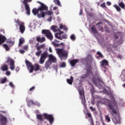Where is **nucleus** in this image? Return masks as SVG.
Listing matches in <instances>:
<instances>
[{
	"mask_svg": "<svg viewBox=\"0 0 125 125\" xmlns=\"http://www.w3.org/2000/svg\"><path fill=\"white\" fill-rule=\"evenodd\" d=\"M87 116L88 117V118L90 119L91 122H93L92 116H91V114L90 113L87 112Z\"/></svg>",
	"mask_w": 125,
	"mask_h": 125,
	"instance_id": "38",
	"label": "nucleus"
},
{
	"mask_svg": "<svg viewBox=\"0 0 125 125\" xmlns=\"http://www.w3.org/2000/svg\"><path fill=\"white\" fill-rule=\"evenodd\" d=\"M78 59H74L70 61V64L72 66V67H74L76 64L79 63Z\"/></svg>",
	"mask_w": 125,
	"mask_h": 125,
	"instance_id": "22",
	"label": "nucleus"
},
{
	"mask_svg": "<svg viewBox=\"0 0 125 125\" xmlns=\"http://www.w3.org/2000/svg\"><path fill=\"white\" fill-rule=\"evenodd\" d=\"M2 46L4 47V48H5L6 51H8V50L10 49L9 46H8L7 44H3Z\"/></svg>",
	"mask_w": 125,
	"mask_h": 125,
	"instance_id": "35",
	"label": "nucleus"
},
{
	"mask_svg": "<svg viewBox=\"0 0 125 125\" xmlns=\"http://www.w3.org/2000/svg\"><path fill=\"white\" fill-rule=\"evenodd\" d=\"M19 29L21 33L23 34L24 32H25V25L23 22H21L20 24Z\"/></svg>",
	"mask_w": 125,
	"mask_h": 125,
	"instance_id": "18",
	"label": "nucleus"
},
{
	"mask_svg": "<svg viewBox=\"0 0 125 125\" xmlns=\"http://www.w3.org/2000/svg\"><path fill=\"white\" fill-rule=\"evenodd\" d=\"M67 83L70 85L73 84V82H74V77L73 76L70 77V79H67Z\"/></svg>",
	"mask_w": 125,
	"mask_h": 125,
	"instance_id": "28",
	"label": "nucleus"
},
{
	"mask_svg": "<svg viewBox=\"0 0 125 125\" xmlns=\"http://www.w3.org/2000/svg\"><path fill=\"white\" fill-rule=\"evenodd\" d=\"M37 42H41V43H42V42H45V37H43L42 38H40V36H38L36 37Z\"/></svg>",
	"mask_w": 125,
	"mask_h": 125,
	"instance_id": "19",
	"label": "nucleus"
},
{
	"mask_svg": "<svg viewBox=\"0 0 125 125\" xmlns=\"http://www.w3.org/2000/svg\"><path fill=\"white\" fill-rule=\"evenodd\" d=\"M5 63H10V69H11L12 71H14L15 69V66L14 65H15V61L14 60L10 58H8Z\"/></svg>",
	"mask_w": 125,
	"mask_h": 125,
	"instance_id": "10",
	"label": "nucleus"
},
{
	"mask_svg": "<svg viewBox=\"0 0 125 125\" xmlns=\"http://www.w3.org/2000/svg\"><path fill=\"white\" fill-rule=\"evenodd\" d=\"M43 117L45 120H47L49 122L50 125H52L54 122V117L52 114H47V113L43 114Z\"/></svg>",
	"mask_w": 125,
	"mask_h": 125,
	"instance_id": "7",
	"label": "nucleus"
},
{
	"mask_svg": "<svg viewBox=\"0 0 125 125\" xmlns=\"http://www.w3.org/2000/svg\"><path fill=\"white\" fill-rule=\"evenodd\" d=\"M23 48L25 50H28V49L29 48V47L28 46V45H25V46H23Z\"/></svg>",
	"mask_w": 125,
	"mask_h": 125,
	"instance_id": "55",
	"label": "nucleus"
},
{
	"mask_svg": "<svg viewBox=\"0 0 125 125\" xmlns=\"http://www.w3.org/2000/svg\"><path fill=\"white\" fill-rule=\"evenodd\" d=\"M6 81H7V78L6 77H4V78L0 79V83H6Z\"/></svg>",
	"mask_w": 125,
	"mask_h": 125,
	"instance_id": "37",
	"label": "nucleus"
},
{
	"mask_svg": "<svg viewBox=\"0 0 125 125\" xmlns=\"http://www.w3.org/2000/svg\"><path fill=\"white\" fill-rule=\"evenodd\" d=\"M92 76V79H91V81L96 86L100 83V79L97 78L96 76H94L93 75V72L92 70H91V68H86V74H83L81 76V79H85L87 78V77H89V76Z\"/></svg>",
	"mask_w": 125,
	"mask_h": 125,
	"instance_id": "2",
	"label": "nucleus"
},
{
	"mask_svg": "<svg viewBox=\"0 0 125 125\" xmlns=\"http://www.w3.org/2000/svg\"><path fill=\"white\" fill-rule=\"evenodd\" d=\"M60 68H65L66 67V62H62L59 64Z\"/></svg>",
	"mask_w": 125,
	"mask_h": 125,
	"instance_id": "32",
	"label": "nucleus"
},
{
	"mask_svg": "<svg viewBox=\"0 0 125 125\" xmlns=\"http://www.w3.org/2000/svg\"><path fill=\"white\" fill-rule=\"evenodd\" d=\"M93 61V59L92 58V55L88 54L85 58V62L86 65V68L89 69H91V63Z\"/></svg>",
	"mask_w": 125,
	"mask_h": 125,
	"instance_id": "6",
	"label": "nucleus"
},
{
	"mask_svg": "<svg viewBox=\"0 0 125 125\" xmlns=\"http://www.w3.org/2000/svg\"><path fill=\"white\" fill-rule=\"evenodd\" d=\"M39 43H36L35 47L36 48L37 51H42L41 49L44 48V47H45V45L44 44H42L40 45H39Z\"/></svg>",
	"mask_w": 125,
	"mask_h": 125,
	"instance_id": "13",
	"label": "nucleus"
},
{
	"mask_svg": "<svg viewBox=\"0 0 125 125\" xmlns=\"http://www.w3.org/2000/svg\"><path fill=\"white\" fill-rule=\"evenodd\" d=\"M62 39H67V34H64L63 35H62Z\"/></svg>",
	"mask_w": 125,
	"mask_h": 125,
	"instance_id": "52",
	"label": "nucleus"
},
{
	"mask_svg": "<svg viewBox=\"0 0 125 125\" xmlns=\"http://www.w3.org/2000/svg\"><path fill=\"white\" fill-rule=\"evenodd\" d=\"M57 28H58V26L55 25H52L51 27V29L52 31H53V32H60V29L59 28L57 29Z\"/></svg>",
	"mask_w": 125,
	"mask_h": 125,
	"instance_id": "26",
	"label": "nucleus"
},
{
	"mask_svg": "<svg viewBox=\"0 0 125 125\" xmlns=\"http://www.w3.org/2000/svg\"><path fill=\"white\" fill-rule=\"evenodd\" d=\"M100 65L104 69H107L106 66H109V62L107 60H103L100 62Z\"/></svg>",
	"mask_w": 125,
	"mask_h": 125,
	"instance_id": "12",
	"label": "nucleus"
},
{
	"mask_svg": "<svg viewBox=\"0 0 125 125\" xmlns=\"http://www.w3.org/2000/svg\"><path fill=\"white\" fill-rule=\"evenodd\" d=\"M48 61H51V62H55L57 61L56 58L53 55L50 54L49 55V60Z\"/></svg>",
	"mask_w": 125,
	"mask_h": 125,
	"instance_id": "24",
	"label": "nucleus"
},
{
	"mask_svg": "<svg viewBox=\"0 0 125 125\" xmlns=\"http://www.w3.org/2000/svg\"><path fill=\"white\" fill-rule=\"evenodd\" d=\"M37 119L41 121V122H43V118L42 114H37Z\"/></svg>",
	"mask_w": 125,
	"mask_h": 125,
	"instance_id": "30",
	"label": "nucleus"
},
{
	"mask_svg": "<svg viewBox=\"0 0 125 125\" xmlns=\"http://www.w3.org/2000/svg\"><path fill=\"white\" fill-rule=\"evenodd\" d=\"M39 12H40L39 8L38 9L37 8H34L32 10V13L34 14V15H38V14H39Z\"/></svg>",
	"mask_w": 125,
	"mask_h": 125,
	"instance_id": "27",
	"label": "nucleus"
},
{
	"mask_svg": "<svg viewBox=\"0 0 125 125\" xmlns=\"http://www.w3.org/2000/svg\"><path fill=\"white\" fill-rule=\"evenodd\" d=\"M71 40H72V41H75L76 40V36H75V35L72 34L70 36Z\"/></svg>",
	"mask_w": 125,
	"mask_h": 125,
	"instance_id": "48",
	"label": "nucleus"
},
{
	"mask_svg": "<svg viewBox=\"0 0 125 125\" xmlns=\"http://www.w3.org/2000/svg\"><path fill=\"white\" fill-rule=\"evenodd\" d=\"M118 4L120 6V7H121V8H123V9H125V4L124 2L121 1V2H119Z\"/></svg>",
	"mask_w": 125,
	"mask_h": 125,
	"instance_id": "34",
	"label": "nucleus"
},
{
	"mask_svg": "<svg viewBox=\"0 0 125 125\" xmlns=\"http://www.w3.org/2000/svg\"><path fill=\"white\" fill-rule=\"evenodd\" d=\"M47 21H49V22H51V21H52V17H50Z\"/></svg>",
	"mask_w": 125,
	"mask_h": 125,
	"instance_id": "58",
	"label": "nucleus"
},
{
	"mask_svg": "<svg viewBox=\"0 0 125 125\" xmlns=\"http://www.w3.org/2000/svg\"><path fill=\"white\" fill-rule=\"evenodd\" d=\"M105 119L108 122V123H110L111 122V119H110V117H109V116H105Z\"/></svg>",
	"mask_w": 125,
	"mask_h": 125,
	"instance_id": "44",
	"label": "nucleus"
},
{
	"mask_svg": "<svg viewBox=\"0 0 125 125\" xmlns=\"http://www.w3.org/2000/svg\"><path fill=\"white\" fill-rule=\"evenodd\" d=\"M49 51L50 53L52 52V49L51 48V47H49Z\"/></svg>",
	"mask_w": 125,
	"mask_h": 125,
	"instance_id": "64",
	"label": "nucleus"
},
{
	"mask_svg": "<svg viewBox=\"0 0 125 125\" xmlns=\"http://www.w3.org/2000/svg\"><path fill=\"white\" fill-rule=\"evenodd\" d=\"M45 15V12L40 11V13L37 15V17L39 18V19H41V18H44Z\"/></svg>",
	"mask_w": 125,
	"mask_h": 125,
	"instance_id": "20",
	"label": "nucleus"
},
{
	"mask_svg": "<svg viewBox=\"0 0 125 125\" xmlns=\"http://www.w3.org/2000/svg\"><path fill=\"white\" fill-rule=\"evenodd\" d=\"M101 103H102V104L105 105V106H106V107H108L109 110H111L112 111H110L109 113L113 117L112 121L114 124H115V125H117L118 124H121V121H120V120L117 119V118L115 117V115H117V110L114 109V104H112V102H111L110 100L106 99L104 100V102H101Z\"/></svg>",
	"mask_w": 125,
	"mask_h": 125,
	"instance_id": "1",
	"label": "nucleus"
},
{
	"mask_svg": "<svg viewBox=\"0 0 125 125\" xmlns=\"http://www.w3.org/2000/svg\"><path fill=\"white\" fill-rule=\"evenodd\" d=\"M6 75L7 76H10V72H9V71H7V72H6Z\"/></svg>",
	"mask_w": 125,
	"mask_h": 125,
	"instance_id": "62",
	"label": "nucleus"
},
{
	"mask_svg": "<svg viewBox=\"0 0 125 125\" xmlns=\"http://www.w3.org/2000/svg\"><path fill=\"white\" fill-rule=\"evenodd\" d=\"M42 34L45 35V37L50 40V41H52L53 40V35L52 33L50 32V30L47 29H43L42 30Z\"/></svg>",
	"mask_w": 125,
	"mask_h": 125,
	"instance_id": "8",
	"label": "nucleus"
},
{
	"mask_svg": "<svg viewBox=\"0 0 125 125\" xmlns=\"http://www.w3.org/2000/svg\"><path fill=\"white\" fill-rule=\"evenodd\" d=\"M9 85L11 86V87H12V88H14L15 87V86L14 84H13V83L12 82H10Z\"/></svg>",
	"mask_w": 125,
	"mask_h": 125,
	"instance_id": "50",
	"label": "nucleus"
},
{
	"mask_svg": "<svg viewBox=\"0 0 125 125\" xmlns=\"http://www.w3.org/2000/svg\"><path fill=\"white\" fill-rule=\"evenodd\" d=\"M53 2L54 3H55V4H57V5L61 6V3H60V1H59V0H54Z\"/></svg>",
	"mask_w": 125,
	"mask_h": 125,
	"instance_id": "36",
	"label": "nucleus"
},
{
	"mask_svg": "<svg viewBox=\"0 0 125 125\" xmlns=\"http://www.w3.org/2000/svg\"><path fill=\"white\" fill-rule=\"evenodd\" d=\"M0 122L2 125H5L7 123V118L5 116H2L0 119Z\"/></svg>",
	"mask_w": 125,
	"mask_h": 125,
	"instance_id": "16",
	"label": "nucleus"
},
{
	"mask_svg": "<svg viewBox=\"0 0 125 125\" xmlns=\"http://www.w3.org/2000/svg\"><path fill=\"white\" fill-rule=\"evenodd\" d=\"M107 51L109 52H111L113 51V49H112V48H111V47H107Z\"/></svg>",
	"mask_w": 125,
	"mask_h": 125,
	"instance_id": "54",
	"label": "nucleus"
},
{
	"mask_svg": "<svg viewBox=\"0 0 125 125\" xmlns=\"http://www.w3.org/2000/svg\"><path fill=\"white\" fill-rule=\"evenodd\" d=\"M41 58H43V59H46L47 57H48V53L47 52H45L43 53L41 56Z\"/></svg>",
	"mask_w": 125,
	"mask_h": 125,
	"instance_id": "29",
	"label": "nucleus"
},
{
	"mask_svg": "<svg viewBox=\"0 0 125 125\" xmlns=\"http://www.w3.org/2000/svg\"><path fill=\"white\" fill-rule=\"evenodd\" d=\"M52 62H51V61H47L45 63V68L46 69V70H47V69H48V68H49L50 67V65H52Z\"/></svg>",
	"mask_w": 125,
	"mask_h": 125,
	"instance_id": "23",
	"label": "nucleus"
},
{
	"mask_svg": "<svg viewBox=\"0 0 125 125\" xmlns=\"http://www.w3.org/2000/svg\"><path fill=\"white\" fill-rule=\"evenodd\" d=\"M6 42L7 43L11 44L12 45L14 44V42H12V41L10 40H7Z\"/></svg>",
	"mask_w": 125,
	"mask_h": 125,
	"instance_id": "47",
	"label": "nucleus"
},
{
	"mask_svg": "<svg viewBox=\"0 0 125 125\" xmlns=\"http://www.w3.org/2000/svg\"><path fill=\"white\" fill-rule=\"evenodd\" d=\"M90 92L91 93V95L93 96V94H94V88L93 87L92 89H91Z\"/></svg>",
	"mask_w": 125,
	"mask_h": 125,
	"instance_id": "51",
	"label": "nucleus"
},
{
	"mask_svg": "<svg viewBox=\"0 0 125 125\" xmlns=\"http://www.w3.org/2000/svg\"><path fill=\"white\" fill-rule=\"evenodd\" d=\"M52 44H53L55 47H58L59 45H62V49H57V53L59 55L60 58L62 59V57H68V51L64 50V48L65 47L64 43L62 42L60 44H57L56 42H53Z\"/></svg>",
	"mask_w": 125,
	"mask_h": 125,
	"instance_id": "3",
	"label": "nucleus"
},
{
	"mask_svg": "<svg viewBox=\"0 0 125 125\" xmlns=\"http://www.w3.org/2000/svg\"><path fill=\"white\" fill-rule=\"evenodd\" d=\"M97 55H98V56L97 57V59H99V58H103L104 57V56H103V55H102V53H101V52H100V51H98L97 52Z\"/></svg>",
	"mask_w": 125,
	"mask_h": 125,
	"instance_id": "31",
	"label": "nucleus"
},
{
	"mask_svg": "<svg viewBox=\"0 0 125 125\" xmlns=\"http://www.w3.org/2000/svg\"><path fill=\"white\" fill-rule=\"evenodd\" d=\"M25 63L28 70L29 71V73H33L34 71L38 72V71H40L41 69V65L38 63H35L34 65H33L32 62L29 61H25Z\"/></svg>",
	"mask_w": 125,
	"mask_h": 125,
	"instance_id": "4",
	"label": "nucleus"
},
{
	"mask_svg": "<svg viewBox=\"0 0 125 125\" xmlns=\"http://www.w3.org/2000/svg\"><path fill=\"white\" fill-rule=\"evenodd\" d=\"M79 15H83V9H80V11L79 12Z\"/></svg>",
	"mask_w": 125,
	"mask_h": 125,
	"instance_id": "61",
	"label": "nucleus"
},
{
	"mask_svg": "<svg viewBox=\"0 0 125 125\" xmlns=\"http://www.w3.org/2000/svg\"><path fill=\"white\" fill-rule=\"evenodd\" d=\"M91 31L92 33H93L94 35H95L96 34H97V33H98V31H97V29H96V27L94 25H93L92 26L91 28Z\"/></svg>",
	"mask_w": 125,
	"mask_h": 125,
	"instance_id": "25",
	"label": "nucleus"
},
{
	"mask_svg": "<svg viewBox=\"0 0 125 125\" xmlns=\"http://www.w3.org/2000/svg\"><path fill=\"white\" fill-rule=\"evenodd\" d=\"M37 2L41 4L40 7L38 8L40 11H47L48 10V7L44 4V3L39 1H37Z\"/></svg>",
	"mask_w": 125,
	"mask_h": 125,
	"instance_id": "11",
	"label": "nucleus"
},
{
	"mask_svg": "<svg viewBox=\"0 0 125 125\" xmlns=\"http://www.w3.org/2000/svg\"><path fill=\"white\" fill-rule=\"evenodd\" d=\"M114 7H115V8H116V9L117 11H121V10H122L121 8H120V7H119V6H118V5H117V4L114 5Z\"/></svg>",
	"mask_w": 125,
	"mask_h": 125,
	"instance_id": "42",
	"label": "nucleus"
},
{
	"mask_svg": "<svg viewBox=\"0 0 125 125\" xmlns=\"http://www.w3.org/2000/svg\"><path fill=\"white\" fill-rule=\"evenodd\" d=\"M7 39L5 36L0 34V45H1L2 43L5 42V41H6Z\"/></svg>",
	"mask_w": 125,
	"mask_h": 125,
	"instance_id": "14",
	"label": "nucleus"
},
{
	"mask_svg": "<svg viewBox=\"0 0 125 125\" xmlns=\"http://www.w3.org/2000/svg\"><path fill=\"white\" fill-rule=\"evenodd\" d=\"M31 1H32V0H23L22 1V3L24 4L25 10H26V14L27 15H30V12L31 11L30 6H29L28 2H31Z\"/></svg>",
	"mask_w": 125,
	"mask_h": 125,
	"instance_id": "9",
	"label": "nucleus"
},
{
	"mask_svg": "<svg viewBox=\"0 0 125 125\" xmlns=\"http://www.w3.org/2000/svg\"><path fill=\"white\" fill-rule=\"evenodd\" d=\"M20 53H25V51L24 50H20Z\"/></svg>",
	"mask_w": 125,
	"mask_h": 125,
	"instance_id": "63",
	"label": "nucleus"
},
{
	"mask_svg": "<svg viewBox=\"0 0 125 125\" xmlns=\"http://www.w3.org/2000/svg\"><path fill=\"white\" fill-rule=\"evenodd\" d=\"M96 25L98 26V29L99 31H101L102 32H103V27L105 26V24L102 22H98L96 24Z\"/></svg>",
	"mask_w": 125,
	"mask_h": 125,
	"instance_id": "15",
	"label": "nucleus"
},
{
	"mask_svg": "<svg viewBox=\"0 0 125 125\" xmlns=\"http://www.w3.org/2000/svg\"><path fill=\"white\" fill-rule=\"evenodd\" d=\"M55 37L56 38V39L62 41V37H61V35H59V33L55 34Z\"/></svg>",
	"mask_w": 125,
	"mask_h": 125,
	"instance_id": "39",
	"label": "nucleus"
},
{
	"mask_svg": "<svg viewBox=\"0 0 125 125\" xmlns=\"http://www.w3.org/2000/svg\"><path fill=\"white\" fill-rule=\"evenodd\" d=\"M34 105L37 106V107H41V104L38 102H35Z\"/></svg>",
	"mask_w": 125,
	"mask_h": 125,
	"instance_id": "49",
	"label": "nucleus"
},
{
	"mask_svg": "<svg viewBox=\"0 0 125 125\" xmlns=\"http://www.w3.org/2000/svg\"><path fill=\"white\" fill-rule=\"evenodd\" d=\"M42 51H38L36 53V56H38V57H40L41 56V54H42Z\"/></svg>",
	"mask_w": 125,
	"mask_h": 125,
	"instance_id": "43",
	"label": "nucleus"
},
{
	"mask_svg": "<svg viewBox=\"0 0 125 125\" xmlns=\"http://www.w3.org/2000/svg\"><path fill=\"white\" fill-rule=\"evenodd\" d=\"M0 70L1 71H3V72H4L5 71H8V65L7 64L3 63L1 65L0 67Z\"/></svg>",
	"mask_w": 125,
	"mask_h": 125,
	"instance_id": "21",
	"label": "nucleus"
},
{
	"mask_svg": "<svg viewBox=\"0 0 125 125\" xmlns=\"http://www.w3.org/2000/svg\"><path fill=\"white\" fill-rule=\"evenodd\" d=\"M24 41L25 40L24 39V38H21L19 40V46H20L21 44H23V43H24Z\"/></svg>",
	"mask_w": 125,
	"mask_h": 125,
	"instance_id": "33",
	"label": "nucleus"
},
{
	"mask_svg": "<svg viewBox=\"0 0 125 125\" xmlns=\"http://www.w3.org/2000/svg\"><path fill=\"white\" fill-rule=\"evenodd\" d=\"M120 79L121 82L123 83H125V69H124L120 75Z\"/></svg>",
	"mask_w": 125,
	"mask_h": 125,
	"instance_id": "17",
	"label": "nucleus"
},
{
	"mask_svg": "<svg viewBox=\"0 0 125 125\" xmlns=\"http://www.w3.org/2000/svg\"><path fill=\"white\" fill-rule=\"evenodd\" d=\"M101 7H103V8H105L106 7V5L105 4V2H104L100 5Z\"/></svg>",
	"mask_w": 125,
	"mask_h": 125,
	"instance_id": "53",
	"label": "nucleus"
},
{
	"mask_svg": "<svg viewBox=\"0 0 125 125\" xmlns=\"http://www.w3.org/2000/svg\"><path fill=\"white\" fill-rule=\"evenodd\" d=\"M64 25H63V24H61L60 25V29H61V30H62V29H63V27Z\"/></svg>",
	"mask_w": 125,
	"mask_h": 125,
	"instance_id": "59",
	"label": "nucleus"
},
{
	"mask_svg": "<svg viewBox=\"0 0 125 125\" xmlns=\"http://www.w3.org/2000/svg\"><path fill=\"white\" fill-rule=\"evenodd\" d=\"M64 31H68V27H66L65 25L63 26V27L62 28Z\"/></svg>",
	"mask_w": 125,
	"mask_h": 125,
	"instance_id": "57",
	"label": "nucleus"
},
{
	"mask_svg": "<svg viewBox=\"0 0 125 125\" xmlns=\"http://www.w3.org/2000/svg\"><path fill=\"white\" fill-rule=\"evenodd\" d=\"M79 93L80 95V98L82 100V103L84 106V109L87 110V107H86V101H85V96H84V91L83 89L79 90Z\"/></svg>",
	"mask_w": 125,
	"mask_h": 125,
	"instance_id": "5",
	"label": "nucleus"
},
{
	"mask_svg": "<svg viewBox=\"0 0 125 125\" xmlns=\"http://www.w3.org/2000/svg\"><path fill=\"white\" fill-rule=\"evenodd\" d=\"M104 28L105 29V32H106L107 33H110V30H109V28H108L107 26H106V24L104 25Z\"/></svg>",
	"mask_w": 125,
	"mask_h": 125,
	"instance_id": "45",
	"label": "nucleus"
},
{
	"mask_svg": "<svg viewBox=\"0 0 125 125\" xmlns=\"http://www.w3.org/2000/svg\"><path fill=\"white\" fill-rule=\"evenodd\" d=\"M35 88H36V87L33 86H32V87H31L30 89H29V90L28 91V94H32V91H33Z\"/></svg>",
	"mask_w": 125,
	"mask_h": 125,
	"instance_id": "40",
	"label": "nucleus"
},
{
	"mask_svg": "<svg viewBox=\"0 0 125 125\" xmlns=\"http://www.w3.org/2000/svg\"><path fill=\"white\" fill-rule=\"evenodd\" d=\"M28 103H29V104H31H31H32L33 105H35V102H34V101H33L32 100L29 101L28 102Z\"/></svg>",
	"mask_w": 125,
	"mask_h": 125,
	"instance_id": "56",
	"label": "nucleus"
},
{
	"mask_svg": "<svg viewBox=\"0 0 125 125\" xmlns=\"http://www.w3.org/2000/svg\"><path fill=\"white\" fill-rule=\"evenodd\" d=\"M45 15H51L52 14V12L50 11H45Z\"/></svg>",
	"mask_w": 125,
	"mask_h": 125,
	"instance_id": "46",
	"label": "nucleus"
},
{
	"mask_svg": "<svg viewBox=\"0 0 125 125\" xmlns=\"http://www.w3.org/2000/svg\"><path fill=\"white\" fill-rule=\"evenodd\" d=\"M45 61V60L42 58V57H41L40 60H39V62L40 64H43V63H44V62Z\"/></svg>",
	"mask_w": 125,
	"mask_h": 125,
	"instance_id": "41",
	"label": "nucleus"
},
{
	"mask_svg": "<svg viewBox=\"0 0 125 125\" xmlns=\"http://www.w3.org/2000/svg\"><path fill=\"white\" fill-rule=\"evenodd\" d=\"M89 109H90V110H91V111H95V108H93V107H92V106H90L89 107Z\"/></svg>",
	"mask_w": 125,
	"mask_h": 125,
	"instance_id": "60",
	"label": "nucleus"
}]
</instances>
